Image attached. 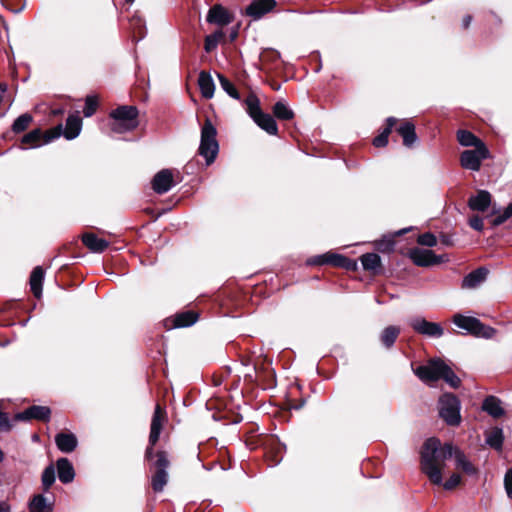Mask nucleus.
Wrapping results in <instances>:
<instances>
[{"label": "nucleus", "mask_w": 512, "mask_h": 512, "mask_svg": "<svg viewBox=\"0 0 512 512\" xmlns=\"http://www.w3.org/2000/svg\"><path fill=\"white\" fill-rule=\"evenodd\" d=\"M455 458L456 467L468 475H475L477 470L466 455L451 443L444 445L437 438L427 439L420 451V468L434 485L442 484V470L446 460Z\"/></svg>", "instance_id": "f257e3e1"}, {"label": "nucleus", "mask_w": 512, "mask_h": 512, "mask_svg": "<svg viewBox=\"0 0 512 512\" xmlns=\"http://www.w3.org/2000/svg\"><path fill=\"white\" fill-rule=\"evenodd\" d=\"M415 374L424 382H432L443 379L453 388L460 385V378L441 359H432L427 365H421L415 370Z\"/></svg>", "instance_id": "f03ea898"}, {"label": "nucleus", "mask_w": 512, "mask_h": 512, "mask_svg": "<svg viewBox=\"0 0 512 512\" xmlns=\"http://www.w3.org/2000/svg\"><path fill=\"white\" fill-rule=\"evenodd\" d=\"M138 114L136 106L123 105L112 110L110 112L112 131L115 133H126L134 130L139 124Z\"/></svg>", "instance_id": "7ed1b4c3"}, {"label": "nucleus", "mask_w": 512, "mask_h": 512, "mask_svg": "<svg viewBox=\"0 0 512 512\" xmlns=\"http://www.w3.org/2000/svg\"><path fill=\"white\" fill-rule=\"evenodd\" d=\"M245 104L248 115L262 130L270 135H277L278 126L275 119L262 111L259 98L255 94H249Z\"/></svg>", "instance_id": "20e7f679"}, {"label": "nucleus", "mask_w": 512, "mask_h": 512, "mask_svg": "<svg viewBox=\"0 0 512 512\" xmlns=\"http://www.w3.org/2000/svg\"><path fill=\"white\" fill-rule=\"evenodd\" d=\"M217 130L210 119H206L201 128L199 154L205 158L206 164H212L219 152V144L216 139Z\"/></svg>", "instance_id": "39448f33"}, {"label": "nucleus", "mask_w": 512, "mask_h": 512, "mask_svg": "<svg viewBox=\"0 0 512 512\" xmlns=\"http://www.w3.org/2000/svg\"><path fill=\"white\" fill-rule=\"evenodd\" d=\"M453 323L458 328H461L476 337L490 339L496 334V330L494 328L484 325L475 317L455 314L453 317Z\"/></svg>", "instance_id": "423d86ee"}, {"label": "nucleus", "mask_w": 512, "mask_h": 512, "mask_svg": "<svg viewBox=\"0 0 512 512\" xmlns=\"http://www.w3.org/2000/svg\"><path fill=\"white\" fill-rule=\"evenodd\" d=\"M453 323L458 328H461L476 337L490 339L496 334V330L494 328L484 325L475 317L455 314L453 317Z\"/></svg>", "instance_id": "0eeeda50"}, {"label": "nucleus", "mask_w": 512, "mask_h": 512, "mask_svg": "<svg viewBox=\"0 0 512 512\" xmlns=\"http://www.w3.org/2000/svg\"><path fill=\"white\" fill-rule=\"evenodd\" d=\"M439 415L449 426H458L461 422L459 399L453 394H444L440 397Z\"/></svg>", "instance_id": "6e6552de"}, {"label": "nucleus", "mask_w": 512, "mask_h": 512, "mask_svg": "<svg viewBox=\"0 0 512 512\" xmlns=\"http://www.w3.org/2000/svg\"><path fill=\"white\" fill-rule=\"evenodd\" d=\"M490 158V152L485 144L474 149L465 150L460 155V164L464 169L479 171L482 161Z\"/></svg>", "instance_id": "1a4fd4ad"}, {"label": "nucleus", "mask_w": 512, "mask_h": 512, "mask_svg": "<svg viewBox=\"0 0 512 512\" xmlns=\"http://www.w3.org/2000/svg\"><path fill=\"white\" fill-rule=\"evenodd\" d=\"M166 421V414L164 410L160 407V405H156L150 427V435H149V446L145 451V458L152 459L153 457V446L159 440L163 425Z\"/></svg>", "instance_id": "9d476101"}, {"label": "nucleus", "mask_w": 512, "mask_h": 512, "mask_svg": "<svg viewBox=\"0 0 512 512\" xmlns=\"http://www.w3.org/2000/svg\"><path fill=\"white\" fill-rule=\"evenodd\" d=\"M156 471L151 479V485L155 492L163 491L168 481L167 468L169 466V460L166 452L159 451L157 453V460L155 462Z\"/></svg>", "instance_id": "9b49d317"}, {"label": "nucleus", "mask_w": 512, "mask_h": 512, "mask_svg": "<svg viewBox=\"0 0 512 512\" xmlns=\"http://www.w3.org/2000/svg\"><path fill=\"white\" fill-rule=\"evenodd\" d=\"M409 256L413 263L420 267H428L446 261L445 255H436L429 249L413 248L410 250Z\"/></svg>", "instance_id": "f8f14e48"}, {"label": "nucleus", "mask_w": 512, "mask_h": 512, "mask_svg": "<svg viewBox=\"0 0 512 512\" xmlns=\"http://www.w3.org/2000/svg\"><path fill=\"white\" fill-rule=\"evenodd\" d=\"M409 324L415 332L424 336L440 338L444 334V329L439 323L429 322L422 317L410 319Z\"/></svg>", "instance_id": "ddd939ff"}, {"label": "nucleus", "mask_w": 512, "mask_h": 512, "mask_svg": "<svg viewBox=\"0 0 512 512\" xmlns=\"http://www.w3.org/2000/svg\"><path fill=\"white\" fill-rule=\"evenodd\" d=\"M307 263L309 265L331 264L342 268H350L352 266L351 260L347 257L330 252L310 258Z\"/></svg>", "instance_id": "4468645a"}, {"label": "nucleus", "mask_w": 512, "mask_h": 512, "mask_svg": "<svg viewBox=\"0 0 512 512\" xmlns=\"http://www.w3.org/2000/svg\"><path fill=\"white\" fill-rule=\"evenodd\" d=\"M233 20L234 16L220 4L212 6L206 16V21L208 23L218 26H226L232 23Z\"/></svg>", "instance_id": "2eb2a0df"}, {"label": "nucleus", "mask_w": 512, "mask_h": 512, "mask_svg": "<svg viewBox=\"0 0 512 512\" xmlns=\"http://www.w3.org/2000/svg\"><path fill=\"white\" fill-rule=\"evenodd\" d=\"M51 410L47 406L33 405L25 409L23 412L16 414L17 420L26 421L31 419L48 421L50 419Z\"/></svg>", "instance_id": "dca6fc26"}, {"label": "nucleus", "mask_w": 512, "mask_h": 512, "mask_svg": "<svg viewBox=\"0 0 512 512\" xmlns=\"http://www.w3.org/2000/svg\"><path fill=\"white\" fill-rule=\"evenodd\" d=\"M173 184V174L169 169L159 171L152 180V188L158 194L168 192Z\"/></svg>", "instance_id": "f3484780"}, {"label": "nucleus", "mask_w": 512, "mask_h": 512, "mask_svg": "<svg viewBox=\"0 0 512 512\" xmlns=\"http://www.w3.org/2000/svg\"><path fill=\"white\" fill-rule=\"evenodd\" d=\"M276 5L275 0H253L246 8V14L255 20L270 12Z\"/></svg>", "instance_id": "a211bd4d"}, {"label": "nucleus", "mask_w": 512, "mask_h": 512, "mask_svg": "<svg viewBox=\"0 0 512 512\" xmlns=\"http://www.w3.org/2000/svg\"><path fill=\"white\" fill-rule=\"evenodd\" d=\"M488 269L485 267H479L469 274H467L461 283V288L463 289H476L478 288L483 282H485L487 275H488Z\"/></svg>", "instance_id": "6ab92c4d"}, {"label": "nucleus", "mask_w": 512, "mask_h": 512, "mask_svg": "<svg viewBox=\"0 0 512 512\" xmlns=\"http://www.w3.org/2000/svg\"><path fill=\"white\" fill-rule=\"evenodd\" d=\"M491 204V194L486 190H479L468 200V206L471 210L484 212Z\"/></svg>", "instance_id": "aec40b11"}, {"label": "nucleus", "mask_w": 512, "mask_h": 512, "mask_svg": "<svg viewBox=\"0 0 512 512\" xmlns=\"http://www.w3.org/2000/svg\"><path fill=\"white\" fill-rule=\"evenodd\" d=\"M57 472L59 480L68 484L74 480L75 472L71 462L67 458H60L57 461Z\"/></svg>", "instance_id": "412c9836"}, {"label": "nucleus", "mask_w": 512, "mask_h": 512, "mask_svg": "<svg viewBox=\"0 0 512 512\" xmlns=\"http://www.w3.org/2000/svg\"><path fill=\"white\" fill-rule=\"evenodd\" d=\"M58 449L64 453H70L77 447V438L72 433H59L55 437Z\"/></svg>", "instance_id": "4be33fe9"}, {"label": "nucleus", "mask_w": 512, "mask_h": 512, "mask_svg": "<svg viewBox=\"0 0 512 512\" xmlns=\"http://www.w3.org/2000/svg\"><path fill=\"white\" fill-rule=\"evenodd\" d=\"M82 241L83 244L94 253H101L109 246V243L106 240L97 237L93 233L84 234L82 236Z\"/></svg>", "instance_id": "5701e85b"}, {"label": "nucleus", "mask_w": 512, "mask_h": 512, "mask_svg": "<svg viewBox=\"0 0 512 512\" xmlns=\"http://www.w3.org/2000/svg\"><path fill=\"white\" fill-rule=\"evenodd\" d=\"M198 320V315L194 311L188 310L175 315V317L171 320H167V322L171 321V328H182L189 327L193 325Z\"/></svg>", "instance_id": "b1692460"}, {"label": "nucleus", "mask_w": 512, "mask_h": 512, "mask_svg": "<svg viewBox=\"0 0 512 512\" xmlns=\"http://www.w3.org/2000/svg\"><path fill=\"white\" fill-rule=\"evenodd\" d=\"M198 85L201 94L206 99H211L214 96L215 84L211 75L206 71H201L198 77Z\"/></svg>", "instance_id": "393cba45"}, {"label": "nucleus", "mask_w": 512, "mask_h": 512, "mask_svg": "<svg viewBox=\"0 0 512 512\" xmlns=\"http://www.w3.org/2000/svg\"><path fill=\"white\" fill-rule=\"evenodd\" d=\"M397 132L403 139V144L406 147H412L417 140L415 126L410 121L403 122L398 128Z\"/></svg>", "instance_id": "a878e982"}, {"label": "nucleus", "mask_w": 512, "mask_h": 512, "mask_svg": "<svg viewBox=\"0 0 512 512\" xmlns=\"http://www.w3.org/2000/svg\"><path fill=\"white\" fill-rule=\"evenodd\" d=\"M81 128V118L78 115H70L66 120V126L63 135L67 140H72L80 134Z\"/></svg>", "instance_id": "bb28decb"}, {"label": "nucleus", "mask_w": 512, "mask_h": 512, "mask_svg": "<svg viewBox=\"0 0 512 512\" xmlns=\"http://www.w3.org/2000/svg\"><path fill=\"white\" fill-rule=\"evenodd\" d=\"M482 408L494 418H499L504 415V409L501 406V401L495 396H488L483 401Z\"/></svg>", "instance_id": "cd10ccee"}, {"label": "nucleus", "mask_w": 512, "mask_h": 512, "mask_svg": "<svg viewBox=\"0 0 512 512\" xmlns=\"http://www.w3.org/2000/svg\"><path fill=\"white\" fill-rule=\"evenodd\" d=\"M44 280V271L42 267L37 266L33 269L30 276V287L31 291L36 298H40L42 295V284Z\"/></svg>", "instance_id": "c85d7f7f"}, {"label": "nucleus", "mask_w": 512, "mask_h": 512, "mask_svg": "<svg viewBox=\"0 0 512 512\" xmlns=\"http://www.w3.org/2000/svg\"><path fill=\"white\" fill-rule=\"evenodd\" d=\"M30 512H53V504L42 494L34 495L29 502Z\"/></svg>", "instance_id": "c756f323"}, {"label": "nucleus", "mask_w": 512, "mask_h": 512, "mask_svg": "<svg viewBox=\"0 0 512 512\" xmlns=\"http://www.w3.org/2000/svg\"><path fill=\"white\" fill-rule=\"evenodd\" d=\"M55 136H47L42 141L43 135L40 129H34L25 134L22 138L23 144H28L30 147H38L42 143H49Z\"/></svg>", "instance_id": "7c9ffc66"}, {"label": "nucleus", "mask_w": 512, "mask_h": 512, "mask_svg": "<svg viewBox=\"0 0 512 512\" xmlns=\"http://www.w3.org/2000/svg\"><path fill=\"white\" fill-rule=\"evenodd\" d=\"M457 140L460 145L465 147H479L485 144L481 139L468 130H459L457 132Z\"/></svg>", "instance_id": "2f4dec72"}, {"label": "nucleus", "mask_w": 512, "mask_h": 512, "mask_svg": "<svg viewBox=\"0 0 512 512\" xmlns=\"http://www.w3.org/2000/svg\"><path fill=\"white\" fill-rule=\"evenodd\" d=\"M400 334V328L397 326H388L380 334V341L386 347L390 348L395 343Z\"/></svg>", "instance_id": "473e14b6"}, {"label": "nucleus", "mask_w": 512, "mask_h": 512, "mask_svg": "<svg viewBox=\"0 0 512 512\" xmlns=\"http://www.w3.org/2000/svg\"><path fill=\"white\" fill-rule=\"evenodd\" d=\"M273 114L279 120H291L294 117L292 109L283 101H278L273 106Z\"/></svg>", "instance_id": "72a5a7b5"}, {"label": "nucleus", "mask_w": 512, "mask_h": 512, "mask_svg": "<svg viewBox=\"0 0 512 512\" xmlns=\"http://www.w3.org/2000/svg\"><path fill=\"white\" fill-rule=\"evenodd\" d=\"M397 119L394 117L387 118V127L383 130L381 134H379L377 137L373 140V145L375 147H384L388 143V136L393 128V126L396 124Z\"/></svg>", "instance_id": "f704fd0d"}, {"label": "nucleus", "mask_w": 512, "mask_h": 512, "mask_svg": "<svg viewBox=\"0 0 512 512\" xmlns=\"http://www.w3.org/2000/svg\"><path fill=\"white\" fill-rule=\"evenodd\" d=\"M504 441L503 431L500 428H494L486 436V443L490 447L501 450Z\"/></svg>", "instance_id": "c9c22d12"}, {"label": "nucleus", "mask_w": 512, "mask_h": 512, "mask_svg": "<svg viewBox=\"0 0 512 512\" xmlns=\"http://www.w3.org/2000/svg\"><path fill=\"white\" fill-rule=\"evenodd\" d=\"M361 263L365 270L375 271L380 267L381 259L376 253H366L361 256Z\"/></svg>", "instance_id": "e433bc0d"}, {"label": "nucleus", "mask_w": 512, "mask_h": 512, "mask_svg": "<svg viewBox=\"0 0 512 512\" xmlns=\"http://www.w3.org/2000/svg\"><path fill=\"white\" fill-rule=\"evenodd\" d=\"M224 37L222 30H217L214 33L205 37L204 49L207 53L212 52L218 46L219 42Z\"/></svg>", "instance_id": "4c0bfd02"}, {"label": "nucleus", "mask_w": 512, "mask_h": 512, "mask_svg": "<svg viewBox=\"0 0 512 512\" xmlns=\"http://www.w3.org/2000/svg\"><path fill=\"white\" fill-rule=\"evenodd\" d=\"M217 78L219 80L221 88L232 98L234 99H240V94L235 88V86L232 84V82L227 79L222 74H217Z\"/></svg>", "instance_id": "58836bf2"}, {"label": "nucleus", "mask_w": 512, "mask_h": 512, "mask_svg": "<svg viewBox=\"0 0 512 512\" xmlns=\"http://www.w3.org/2000/svg\"><path fill=\"white\" fill-rule=\"evenodd\" d=\"M32 122V116L28 113L20 115L16 120L14 121L12 125V131L14 133H21L25 131L29 124Z\"/></svg>", "instance_id": "ea45409f"}, {"label": "nucleus", "mask_w": 512, "mask_h": 512, "mask_svg": "<svg viewBox=\"0 0 512 512\" xmlns=\"http://www.w3.org/2000/svg\"><path fill=\"white\" fill-rule=\"evenodd\" d=\"M44 491H48L55 482V468L51 464L47 466L41 476Z\"/></svg>", "instance_id": "a19ab883"}, {"label": "nucleus", "mask_w": 512, "mask_h": 512, "mask_svg": "<svg viewBox=\"0 0 512 512\" xmlns=\"http://www.w3.org/2000/svg\"><path fill=\"white\" fill-rule=\"evenodd\" d=\"M97 105L98 101L95 96H87L85 99V107L83 110L85 117H91L96 112Z\"/></svg>", "instance_id": "79ce46f5"}, {"label": "nucleus", "mask_w": 512, "mask_h": 512, "mask_svg": "<svg viewBox=\"0 0 512 512\" xmlns=\"http://www.w3.org/2000/svg\"><path fill=\"white\" fill-rule=\"evenodd\" d=\"M418 244L426 247H434L437 244V238L434 234L427 232L418 236Z\"/></svg>", "instance_id": "37998d69"}, {"label": "nucleus", "mask_w": 512, "mask_h": 512, "mask_svg": "<svg viewBox=\"0 0 512 512\" xmlns=\"http://www.w3.org/2000/svg\"><path fill=\"white\" fill-rule=\"evenodd\" d=\"M461 482V476L457 473H453L449 479L445 482L442 481V484L445 490H452L457 487Z\"/></svg>", "instance_id": "c03bdc74"}, {"label": "nucleus", "mask_w": 512, "mask_h": 512, "mask_svg": "<svg viewBox=\"0 0 512 512\" xmlns=\"http://www.w3.org/2000/svg\"><path fill=\"white\" fill-rule=\"evenodd\" d=\"M376 248L380 252H390L394 249V241L392 239H382L376 242Z\"/></svg>", "instance_id": "a18cd8bd"}, {"label": "nucleus", "mask_w": 512, "mask_h": 512, "mask_svg": "<svg viewBox=\"0 0 512 512\" xmlns=\"http://www.w3.org/2000/svg\"><path fill=\"white\" fill-rule=\"evenodd\" d=\"M504 487L507 496L512 498V469H508L504 475Z\"/></svg>", "instance_id": "49530a36"}, {"label": "nucleus", "mask_w": 512, "mask_h": 512, "mask_svg": "<svg viewBox=\"0 0 512 512\" xmlns=\"http://www.w3.org/2000/svg\"><path fill=\"white\" fill-rule=\"evenodd\" d=\"M469 225L477 231H482L484 229L483 219L478 215H474L469 219Z\"/></svg>", "instance_id": "de8ad7c7"}, {"label": "nucleus", "mask_w": 512, "mask_h": 512, "mask_svg": "<svg viewBox=\"0 0 512 512\" xmlns=\"http://www.w3.org/2000/svg\"><path fill=\"white\" fill-rule=\"evenodd\" d=\"M11 422L7 413L0 412V431H9Z\"/></svg>", "instance_id": "09e8293b"}, {"label": "nucleus", "mask_w": 512, "mask_h": 512, "mask_svg": "<svg viewBox=\"0 0 512 512\" xmlns=\"http://www.w3.org/2000/svg\"><path fill=\"white\" fill-rule=\"evenodd\" d=\"M512 215L505 209L504 212L497 216L494 220H493V224L495 226H498L502 223H504L507 219H509Z\"/></svg>", "instance_id": "8fccbe9b"}, {"label": "nucleus", "mask_w": 512, "mask_h": 512, "mask_svg": "<svg viewBox=\"0 0 512 512\" xmlns=\"http://www.w3.org/2000/svg\"><path fill=\"white\" fill-rule=\"evenodd\" d=\"M472 21V17L470 15H466L462 20V27L463 29H467Z\"/></svg>", "instance_id": "3c124183"}, {"label": "nucleus", "mask_w": 512, "mask_h": 512, "mask_svg": "<svg viewBox=\"0 0 512 512\" xmlns=\"http://www.w3.org/2000/svg\"><path fill=\"white\" fill-rule=\"evenodd\" d=\"M8 86L6 83H0V103L2 102L4 94L7 92Z\"/></svg>", "instance_id": "603ef678"}, {"label": "nucleus", "mask_w": 512, "mask_h": 512, "mask_svg": "<svg viewBox=\"0 0 512 512\" xmlns=\"http://www.w3.org/2000/svg\"><path fill=\"white\" fill-rule=\"evenodd\" d=\"M10 505L6 502H0V512H10Z\"/></svg>", "instance_id": "864d4df0"}, {"label": "nucleus", "mask_w": 512, "mask_h": 512, "mask_svg": "<svg viewBox=\"0 0 512 512\" xmlns=\"http://www.w3.org/2000/svg\"><path fill=\"white\" fill-rule=\"evenodd\" d=\"M142 24V21L140 18H137V19H133L132 20V25L135 26V25H141Z\"/></svg>", "instance_id": "5fc2aeb1"}, {"label": "nucleus", "mask_w": 512, "mask_h": 512, "mask_svg": "<svg viewBox=\"0 0 512 512\" xmlns=\"http://www.w3.org/2000/svg\"><path fill=\"white\" fill-rule=\"evenodd\" d=\"M237 35H238L237 30H236V29H235V30H233V31L231 32V34H230V39H231V41H233V40L237 37Z\"/></svg>", "instance_id": "6e6d98bb"}, {"label": "nucleus", "mask_w": 512, "mask_h": 512, "mask_svg": "<svg viewBox=\"0 0 512 512\" xmlns=\"http://www.w3.org/2000/svg\"><path fill=\"white\" fill-rule=\"evenodd\" d=\"M408 229H403V230H400L397 232V235H402L404 234Z\"/></svg>", "instance_id": "4d7b16f0"}, {"label": "nucleus", "mask_w": 512, "mask_h": 512, "mask_svg": "<svg viewBox=\"0 0 512 512\" xmlns=\"http://www.w3.org/2000/svg\"><path fill=\"white\" fill-rule=\"evenodd\" d=\"M128 3H133L135 0H126Z\"/></svg>", "instance_id": "13d9d810"}, {"label": "nucleus", "mask_w": 512, "mask_h": 512, "mask_svg": "<svg viewBox=\"0 0 512 512\" xmlns=\"http://www.w3.org/2000/svg\"><path fill=\"white\" fill-rule=\"evenodd\" d=\"M143 35H140L139 38H137V41H140L142 39Z\"/></svg>", "instance_id": "bf43d9fd"}, {"label": "nucleus", "mask_w": 512, "mask_h": 512, "mask_svg": "<svg viewBox=\"0 0 512 512\" xmlns=\"http://www.w3.org/2000/svg\"><path fill=\"white\" fill-rule=\"evenodd\" d=\"M143 35H140L139 38H137V41H140L142 39Z\"/></svg>", "instance_id": "052dcab7"}]
</instances>
